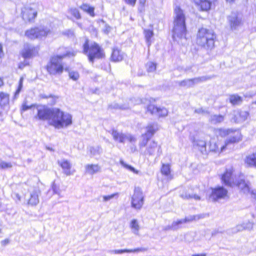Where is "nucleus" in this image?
I'll return each mask as SVG.
<instances>
[{
  "label": "nucleus",
  "mask_w": 256,
  "mask_h": 256,
  "mask_svg": "<svg viewBox=\"0 0 256 256\" xmlns=\"http://www.w3.org/2000/svg\"><path fill=\"white\" fill-rule=\"evenodd\" d=\"M37 113L34 118L37 120H50L48 124L59 128L66 127L72 123L70 114L58 108H50L45 105L37 106Z\"/></svg>",
  "instance_id": "f257e3e1"
},
{
  "label": "nucleus",
  "mask_w": 256,
  "mask_h": 256,
  "mask_svg": "<svg viewBox=\"0 0 256 256\" xmlns=\"http://www.w3.org/2000/svg\"><path fill=\"white\" fill-rule=\"evenodd\" d=\"M64 52L63 54L52 56L46 65L45 69L50 76L61 75L64 71H68V68H65L62 60L66 58L74 56L76 52L74 50H68L66 48H64Z\"/></svg>",
  "instance_id": "f03ea898"
},
{
  "label": "nucleus",
  "mask_w": 256,
  "mask_h": 256,
  "mask_svg": "<svg viewBox=\"0 0 256 256\" xmlns=\"http://www.w3.org/2000/svg\"><path fill=\"white\" fill-rule=\"evenodd\" d=\"M214 136L218 140L219 137L225 138L230 136L221 146L222 150H225L228 146L237 143L242 139V135L239 130L224 128H222L214 129Z\"/></svg>",
  "instance_id": "7ed1b4c3"
},
{
  "label": "nucleus",
  "mask_w": 256,
  "mask_h": 256,
  "mask_svg": "<svg viewBox=\"0 0 256 256\" xmlns=\"http://www.w3.org/2000/svg\"><path fill=\"white\" fill-rule=\"evenodd\" d=\"M216 38V34L212 30L201 28L197 33L196 43L201 48L212 50L214 47Z\"/></svg>",
  "instance_id": "20e7f679"
},
{
  "label": "nucleus",
  "mask_w": 256,
  "mask_h": 256,
  "mask_svg": "<svg viewBox=\"0 0 256 256\" xmlns=\"http://www.w3.org/2000/svg\"><path fill=\"white\" fill-rule=\"evenodd\" d=\"M82 51L91 62H94L96 60L102 59L106 57L102 46L95 42L90 44L88 39L85 40L82 46Z\"/></svg>",
  "instance_id": "39448f33"
},
{
  "label": "nucleus",
  "mask_w": 256,
  "mask_h": 256,
  "mask_svg": "<svg viewBox=\"0 0 256 256\" xmlns=\"http://www.w3.org/2000/svg\"><path fill=\"white\" fill-rule=\"evenodd\" d=\"M176 16L174 20L172 31L174 34L180 36H185L186 34V18L183 10L180 6L174 9Z\"/></svg>",
  "instance_id": "423d86ee"
},
{
  "label": "nucleus",
  "mask_w": 256,
  "mask_h": 256,
  "mask_svg": "<svg viewBox=\"0 0 256 256\" xmlns=\"http://www.w3.org/2000/svg\"><path fill=\"white\" fill-rule=\"evenodd\" d=\"M52 34V30L46 27L34 26L26 30L24 36L29 40H34L46 38Z\"/></svg>",
  "instance_id": "0eeeda50"
},
{
  "label": "nucleus",
  "mask_w": 256,
  "mask_h": 256,
  "mask_svg": "<svg viewBox=\"0 0 256 256\" xmlns=\"http://www.w3.org/2000/svg\"><path fill=\"white\" fill-rule=\"evenodd\" d=\"M220 140H216L214 138H210L208 143L203 140H200L198 144V149L202 153L222 152L221 146H220Z\"/></svg>",
  "instance_id": "6e6552de"
},
{
  "label": "nucleus",
  "mask_w": 256,
  "mask_h": 256,
  "mask_svg": "<svg viewBox=\"0 0 256 256\" xmlns=\"http://www.w3.org/2000/svg\"><path fill=\"white\" fill-rule=\"evenodd\" d=\"M146 112L152 115L162 118L168 115V110L164 107H160L155 104V100H150L146 107Z\"/></svg>",
  "instance_id": "1a4fd4ad"
},
{
  "label": "nucleus",
  "mask_w": 256,
  "mask_h": 256,
  "mask_svg": "<svg viewBox=\"0 0 256 256\" xmlns=\"http://www.w3.org/2000/svg\"><path fill=\"white\" fill-rule=\"evenodd\" d=\"M210 192L208 198L212 202H216L220 200L228 197V190L222 186H217L210 188Z\"/></svg>",
  "instance_id": "9d476101"
},
{
  "label": "nucleus",
  "mask_w": 256,
  "mask_h": 256,
  "mask_svg": "<svg viewBox=\"0 0 256 256\" xmlns=\"http://www.w3.org/2000/svg\"><path fill=\"white\" fill-rule=\"evenodd\" d=\"M36 9L32 6H25L21 9L20 16L25 22L32 23L38 16Z\"/></svg>",
  "instance_id": "9b49d317"
},
{
  "label": "nucleus",
  "mask_w": 256,
  "mask_h": 256,
  "mask_svg": "<svg viewBox=\"0 0 256 256\" xmlns=\"http://www.w3.org/2000/svg\"><path fill=\"white\" fill-rule=\"evenodd\" d=\"M142 194V192L140 188H134L131 201L132 206L134 208L140 210L142 208L144 201Z\"/></svg>",
  "instance_id": "f8f14e48"
},
{
  "label": "nucleus",
  "mask_w": 256,
  "mask_h": 256,
  "mask_svg": "<svg viewBox=\"0 0 256 256\" xmlns=\"http://www.w3.org/2000/svg\"><path fill=\"white\" fill-rule=\"evenodd\" d=\"M110 134L113 139L119 143H124L126 140L130 143H134L136 141V138L134 136L131 134L126 135L115 129L111 130Z\"/></svg>",
  "instance_id": "ddd939ff"
},
{
  "label": "nucleus",
  "mask_w": 256,
  "mask_h": 256,
  "mask_svg": "<svg viewBox=\"0 0 256 256\" xmlns=\"http://www.w3.org/2000/svg\"><path fill=\"white\" fill-rule=\"evenodd\" d=\"M234 172L232 168H226L220 177L222 182L228 187H234Z\"/></svg>",
  "instance_id": "4468645a"
},
{
  "label": "nucleus",
  "mask_w": 256,
  "mask_h": 256,
  "mask_svg": "<svg viewBox=\"0 0 256 256\" xmlns=\"http://www.w3.org/2000/svg\"><path fill=\"white\" fill-rule=\"evenodd\" d=\"M218 0H193L194 4L201 12L210 10L212 6H215Z\"/></svg>",
  "instance_id": "2eb2a0df"
},
{
  "label": "nucleus",
  "mask_w": 256,
  "mask_h": 256,
  "mask_svg": "<svg viewBox=\"0 0 256 256\" xmlns=\"http://www.w3.org/2000/svg\"><path fill=\"white\" fill-rule=\"evenodd\" d=\"M38 54V47L32 46L26 44L20 52L21 56L24 59L30 58Z\"/></svg>",
  "instance_id": "dca6fc26"
},
{
  "label": "nucleus",
  "mask_w": 256,
  "mask_h": 256,
  "mask_svg": "<svg viewBox=\"0 0 256 256\" xmlns=\"http://www.w3.org/2000/svg\"><path fill=\"white\" fill-rule=\"evenodd\" d=\"M190 189L194 194H190L187 192H184L180 194V197L185 200L194 199L196 200H200V197L196 193V191L198 190V193L202 192V190L200 188V186H195L190 188Z\"/></svg>",
  "instance_id": "f3484780"
},
{
  "label": "nucleus",
  "mask_w": 256,
  "mask_h": 256,
  "mask_svg": "<svg viewBox=\"0 0 256 256\" xmlns=\"http://www.w3.org/2000/svg\"><path fill=\"white\" fill-rule=\"evenodd\" d=\"M146 130L145 133L142 134L144 140L141 144L142 146H145L146 145L148 140L158 130V128L156 127V125L151 124L146 126Z\"/></svg>",
  "instance_id": "a211bd4d"
},
{
  "label": "nucleus",
  "mask_w": 256,
  "mask_h": 256,
  "mask_svg": "<svg viewBox=\"0 0 256 256\" xmlns=\"http://www.w3.org/2000/svg\"><path fill=\"white\" fill-rule=\"evenodd\" d=\"M58 164L66 176L72 175L75 172V170L72 168V164L67 160H59Z\"/></svg>",
  "instance_id": "6ab92c4d"
},
{
  "label": "nucleus",
  "mask_w": 256,
  "mask_h": 256,
  "mask_svg": "<svg viewBox=\"0 0 256 256\" xmlns=\"http://www.w3.org/2000/svg\"><path fill=\"white\" fill-rule=\"evenodd\" d=\"M124 58V54L122 50L118 47L114 48L112 50L110 60L114 62L122 61Z\"/></svg>",
  "instance_id": "aec40b11"
},
{
  "label": "nucleus",
  "mask_w": 256,
  "mask_h": 256,
  "mask_svg": "<svg viewBox=\"0 0 256 256\" xmlns=\"http://www.w3.org/2000/svg\"><path fill=\"white\" fill-rule=\"evenodd\" d=\"M160 171L162 174L168 180H170L174 178L170 164H162Z\"/></svg>",
  "instance_id": "412c9836"
},
{
  "label": "nucleus",
  "mask_w": 256,
  "mask_h": 256,
  "mask_svg": "<svg viewBox=\"0 0 256 256\" xmlns=\"http://www.w3.org/2000/svg\"><path fill=\"white\" fill-rule=\"evenodd\" d=\"M248 116L249 112H248L240 110L234 115L232 120L234 122L238 123L246 120Z\"/></svg>",
  "instance_id": "4be33fe9"
},
{
  "label": "nucleus",
  "mask_w": 256,
  "mask_h": 256,
  "mask_svg": "<svg viewBox=\"0 0 256 256\" xmlns=\"http://www.w3.org/2000/svg\"><path fill=\"white\" fill-rule=\"evenodd\" d=\"M244 162L248 167L256 168V151L247 155Z\"/></svg>",
  "instance_id": "5701e85b"
},
{
  "label": "nucleus",
  "mask_w": 256,
  "mask_h": 256,
  "mask_svg": "<svg viewBox=\"0 0 256 256\" xmlns=\"http://www.w3.org/2000/svg\"><path fill=\"white\" fill-rule=\"evenodd\" d=\"M40 190H34L30 194V196L28 200V204L31 206L37 205L39 202L38 194H40Z\"/></svg>",
  "instance_id": "b1692460"
},
{
  "label": "nucleus",
  "mask_w": 256,
  "mask_h": 256,
  "mask_svg": "<svg viewBox=\"0 0 256 256\" xmlns=\"http://www.w3.org/2000/svg\"><path fill=\"white\" fill-rule=\"evenodd\" d=\"M85 170L87 174H94L100 171V166L98 164H88L85 166Z\"/></svg>",
  "instance_id": "393cba45"
},
{
  "label": "nucleus",
  "mask_w": 256,
  "mask_h": 256,
  "mask_svg": "<svg viewBox=\"0 0 256 256\" xmlns=\"http://www.w3.org/2000/svg\"><path fill=\"white\" fill-rule=\"evenodd\" d=\"M228 20L231 28H235L242 24V20L238 14H232L228 17Z\"/></svg>",
  "instance_id": "a878e982"
},
{
  "label": "nucleus",
  "mask_w": 256,
  "mask_h": 256,
  "mask_svg": "<svg viewBox=\"0 0 256 256\" xmlns=\"http://www.w3.org/2000/svg\"><path fill=\"white\" fill-rule=\"evenodd\" d=\"M242 100L243 99L242 96L236 94L230 95L229 98V101L233 106L240 104Z\"/></svg>",
  "instance_id": "bb28decb"
},
{
  "label": "nucleus",
  "mask_w": 256,
  "mask_h": 256,
  "mask_svg": "<svg viewBox=\"0 0 256 256\" xmlns=\"http://www.w3.org/2000/svg\"><path fill=\"white\" fill-rule=\"evenodd\" d=\"M234 186L238 188L240 190H248V184L244 180L240 179L234 181Z\"/></svg>",
  "instance_id": "cd10ccee"
},
{
  "label": "nucleus",
  "mask_w": 256,
  "mask_h": 256,
  "mask_svg": "<svg viewBox=\"0 0 256 256\" xmlns=\"http://www.w3.org/2000/svg\"><path fill=\"white\" fill-rule=\"evenodd\" d=\"M80 8L84 12L89 14L91 16L94 17L95 16L94 7L90 6L86 4H82L80 5Z\"/></svg>",
  "instance_id": "c85d7f7f"
},
{
  "label": "nucleus",
  "mask_w": 256,
  "mask_h": 256,
  "mask_svg": "<svg viewBox=\"0 0 256 256\" xmlns=\"http://www.w3.org/2000/svg\"><path fill=\"white\" fill-rule=\"evenodd\" d=\"M224 116L222 114H214L211 116L209 122L213 124H217L224 120Z\"/></svg>",
  "instance_id": "c756f323"
},
{
  "label": "nucleus",
  "mask_w": 256,
  "mask_h": 256,
  "mask_svg": "<svg viewBox=\"0 0 256 256\" xmlns=\"http://www.w3.org/2000/svg\"><path fill=\"white\" fill-rule=\"evenodd\" d=\"M144 34L148 45L150 46L151 44V39L154 35V32L152 30H144Z\"/></svg>",
  "instance_id": "7c9ffc66"
},
{
  "label": "nucleus",
  "mask_w": 256,
  "mask_h": 256,
  "mask_svg": "<svg viewBox=\"0 0 256 256\" xmlns=\"http://www.w3.org/2000/svg\"><path fill=\"white\" fill-rule=\"evenodd\" d=\"M68 12L70 15L76 20H79L81 18V16L78 10L76 8H70Z\"/></svg>",
  "instance_id": "2f4dec72"
},
{
  "label": "nucleus",
  "mask_w": 256,
  "mask_h": 256,
  "mask_svg": "<svg viewBox=\"0 0 256 256\" xmlns=\"http://www.w3.org/2000/svg\"><path fill=\"white\" fill-rule=\"evenodd\" d=\"M146 66L148 72H154L156 70V64L153 62H150L146 64Z\"/></svg>",
  "instance_id": "473e14b6"
},
{
  "label": "nucleus",
  "mask_w": 256,
  "mask_h": 256,
  "mask_svg": "<svg viewBox=\"0 0 256 256\" xmlns=\"http://www.w3.org/2000/svg\"><path fill=\"white\" fill-rule=\"evenodd\" d=\"M68 73L69 78L74 81L78 80L80 78V74L77 71H70V68H68Z\"/></svg>",
  "instance_id": "72a5a7b5"
},
{
  "label": "nucleus",
  "mask_w": 256,
  "mask_h": 256,
  "mask_svg": "<svg viewBox=\"0 0 256 256\" xmlns=\"http://www.w3.org/2000/svg\"><path fill=\"white\" fill-rule=\"evenodd\" d=\"M130 227L134 232H138V231L140 227L136 220L133 219L132 220L130 223Z\"/></svg>",
  "instance_id": "f704fd0d"
},
{
  "label": "nucleus",
  "mask_w": 256,
  "mask_h": 256,
  "mask_svg": "<svg viewBox=\"0 0 256 256\" xmlns=\"http://www.w3.org/2000/svg\"><path fill=\"white\" fill-rule=\"evenodd\" d=\"M120 163L124 168H126V169L132 172L134 174H138V170H136L134 167L132 166H131L127 164L124 161L121 160L120 162Z\"/></svg>",
  "instance_id": "c9c22d12"
},
{
  "label": "nucleus",
  "mask_w": 256,
  "mask_h": 256,
  "mask_svg": "<svg viewBox=\"0 0 256 256\" xmlns=\"http://www.w3.org/2000/svg\"><path fill=\"white\" fill-rule=\"evenodd\" d=\"M12 167V164L10 162H0V169H6Z\"/></svg>",
  "instance_id": "e433bc0d"
},
{
  "label": "nucleus",
  "mask_w": 256,
  "mask_h": 256,
  "mask_svg": "<svg viewBox=\"0 0 256 256\" xmlns=\"http://www.w3.org/2000/svg\"><path fill=\"white\" fill-rule=\"evenodd\" d=\"M40 98L43 99H48V98H52L53 99L54 102H56V100H58V96H54L53 94H50V95H42L40 96Z\"/></svg>",
  "instance_id": "4c0bfd02"
},
{
  "label": "nucleus",
  "mask_w": 256,
  "mask_h": 256,
  "mask_svg": "<svg viewBox=\"0 0 256 256\" xmlns=\"http://www.w3.org/2000/svg\"><path fill=\"white\" fill-rule=\"evenodd\" d=\"M147 250L148 248H138L130 250V252H144Z\"/></svg>",
  "instance_id": "58836bf2"
},
{
  "label": "nucleus",
  "mask_w": 256,
  "mask_h": 256,
  "mask_svg": "<svg viewBox=\"0 0 256 256\" xmlns=\"http://www.w3.org/2000/svg\"><path fill=\"white\" fill-rule=\"evenodd\" d=\"M124 0L126 4L134 6H135L137 0Z\"/></svg>",
  "instance_id": "ea45409f"
},
{
  "label": "nucleus",
  "mask_w": 256,
  "mask_h": 256,
  "mask_svg": "<svg viewBox=\"0 0 256 256\" xmlns=\"http://www.w3.org/2000/svg\"><path fill=\"white\" fill-rule=\"evenodd\" d=\"M32 107V106H28L26 104H22L21 107V112H24L28 109L31 108Z\"/></svg>",
  "instance_id": "a19ab883"
},
{
  "label": "nucleus",
  "mask_w": 256,
  "mask_h": 256,
  "mask_svg": "<svg viewBox=\"0 0 256 256\" xmlns=\"http://www.w3.org/2000/svg\"><path fill=\"white\" fill-rule=\"evenodd\" d=\"M124 252H130V250H114V253L116 254H122Z\"/></svg>",
  "instance_id": "79ce46f5"
},
{
  "label": "nucleus",
  "mask_w": 256,
  "mask_h": 256,
  "mask_svg": "<svg viewBox=\"0 0 256 256\" xmlns=\"http://www.w3.org/2000/svg\"><path fill=\"white\" fill-rule=\"evenodd\" d=\"M22 82H23V78H21L18 82V86L17 88L16 93H18L22 90Z\"/></svg>",
  "instance_id": "37998d69"
},
{
  "label": "nucleus",
  "mask_w": 256,
  "mask_h": 256,
  "mask_svg": "<svg viewBox=\"0 0 256 256\" xmlns=\"http://www.w3.org/2000/svg\"><path fill=\"white\" fill-rule=\"evenodd\" d=\"M116 195V194H112L110 195L104 196H103V200L105 202L109 200L111 198H113Z\"/></svg>",
  "instance_id": "c03bdc74"
},
{
  "label": "nucleus",
  "mask_w": 256,
  "mask_h": 256,
  "mask_svg": "<svg viewBox=\"0 0 256 256\" xmlns=\"http://www.w3.org/2000/svg\"><path fill=\"white\" fill-rule=\"evenodd\" d=\"M152 146H150L148 148V150L150 152H151L152 150L153 149H154V148H156L158 145H157V143L156 142H155L154 141H152Z\"/></svg>",
  "instance_id": "a18cd8bd"
},
{
  "label": "nucleus",
  "mask_w": 256,
  "mask_h": 256,
  "mask_svg": "<svg viewBox=\"0 0 256 256\" xmlns=\"http://www.w3.org/2000/svg\"><path fill=\"white\" fill-rule=\"evenodd\" d=\"M52 188L54 193L56 194L60 192V189L56 184H52Z\"/></svg>",
  "instance_id": "49530a36"
},
{
  "label": "nucleus",
  "mask_w": 256,
  "mask_h": 256,
  "mask_svg": "<svg viewBox=\"0 0 256 256\" xmlns=\"http://www.w3.org/2000/svg\"><path fill=\"white\" fill-rule=\"evenodd\" d=\"M195 220V216H193L190 218H184L182 219L184 223L188 222H192Z\"/></svg>",
  "instance_id": "de8ad7c7"
},
{
  "label": "nucleus",
  "mask_w": 256,
  "mask_h": 256,
  "mask_svg": "<svg viewBox=\"0 0 256 256\" xmlns=\"http://www.w3.org/2000/svg\"><path fill=\"white\" fill-rule=\"evenodd\" d=\"M202 78H197L192 79H190L189 80L192 82H198L202 80Z\"/></svg>",
  "instance_id": "09e8293b"
},
{
  "label": "nucleus",
  "mask_w": 256,
  "mask_h": 256,
  "mask_svg": "<svg viewBox=\"0 0 256 256\" xmlns=\"http://www.w3.org/2000/svg\"><path fill=\"white\" fill-rule=\"evenodd\" d=\"M146 0H138V2L140 7L144 8L146 5Z\"/></svg>",
  "instance_id": "8fccbe9b"
},
{
  "label": "nucleus",
  "mask_w": 256,
  "mask_h": 256,
  "mask_svg": "<svg viewBox=\"0 0 256 256\" xmlns=\"http://www.w3.org/2000/svg\"><path fill=\"white\" fill-rule=\"evenodd\" d=\"M184 222H183V220H178L176 222H174V223H173V225L174 226H176L178 224H183Z\"/></svg>",
  "instance_id": "3c124183"
},
{
  "label": "nucleus",
  "mask_w": 256,
  "mask_h": 256,
  "mask_svg": "<svg viewBox=\"0 0 256 256\" xmlns=\"http://www.w3.org/2000/svg\"><path fill=\"white\" fill-rule=\"evenodd\" d=\"M3 56V52H2V45L0 44V57Z\"/></svg>",
  "instance_id": "603ef678"
},
{
  "label": "nucleus",
  "mask_w": 256,
  "mask_h": 256,
  "mask_svg": "<svg viewBox=\"0 0 256 256\" xmlns=\"http://www.w3.org/2000/svg\"><path fill=\"white\" fill-rule=\"evenodd\" d=\"M192 256H206V254L202 253V254H192Z\"/></svg>",
  "instance_id": "864d4df0"
},
{
  "label": "nucleus",
  "mask_w": 256,
  "mask_h": 256,
  "mask_svg": "<svg viewBox=\"0 0 256 256\" xmlns=\"http://www.w3.org/2000/svg\"><path fill=\"white\" fill-rule=\"evenodd\" d=\"M4 85V82L2 78L0 76V88Z\"/></svg>",
  "instance_id": "5fc2aeb1"
},
{
  "label": "nucleus",
  "mask_w": 256,
  "mask_h": 256,
  "mask_svg": "<svg viewBox=\"0 0 256 256\" xmlns=\"http://www.w3.org/2000/svg\"><path fill=\"white\" fill-rule=\"evenodd\" d=\"M57 100H56V102H54V100L53 99H52V102L50 103V104L51 106H53V105L55 104L56 103V102H57Z\"/></svg>",
  "instance_id": "6e6d98bb"
},
{
  "label": "nucleus",
  "mask_w": 256,
  "mask_h": 256,
  "mask_svg": "<svg viewBox=\"0 0 256 256\" xmlns=\"http://www.w3.org/2000/svg\"><path fill=\"white\" fill-rule=\"evenodd\" d=\"M16 196L18 200H20L21 197L19 194H16Z\"/></svg>",
  "instance_id": "4d7b16f0"
},
{
  "label": "nucleus",
  "mask_w": 256,
  "mask_h": 256,
  "mask_svg": "<svg viewBox=\"0 0 256 256\" xmlns=\"http://www.w3.org/2000/svg\"><path fill=\"white\" fill-rule=\"evenodd\" d=\"M2 242L4 244H8V240H4Z\"/></svg>",
  "instance_id": "13d9d810"
},
{
  "label": "nucleus",
  "mask_w": 256,
  "mask_h": 256,
  "mask_svg": "<svg viewBox=\"0 0 256 256\" xmlns=\"http://www.w3.org/2000/svg\"><path fill=\"white\" fill-rule=\"evenodd\" d=\"M227 2H234L235 0H226Z\"/></svg>",
  "instance_id": "bf43d9fd"
},
{
  "label": "nucleus",
  "mask_w": 256,
  "mask_h": 256,
  "mask_svg": "<svg viewBox=\"0 0 256 256\" xmlns=\"http://www.w3.org/2000/svg\"><path fill=\"white\" fill-rule=\"evenodd\" d=\"M253 104H256V100L255 102H253Z\"/></svg>",
  "instance_id": "052dcab7"
},
{
  "label": "nucleus",
  "mask_w": 256,
  "mask_h": 256,
  "mask_svg": "<svg viewBox=\"0 0 256 256\" xmlns=\"http://www.w3.org/2000/svg\"><path fill=\"white\" fill-rule=\"evenodd\" d=\"M1 232V229L0 228V232Z\"/></svg>",
  "instance_id": "680f3d73"
}]
</instances>
